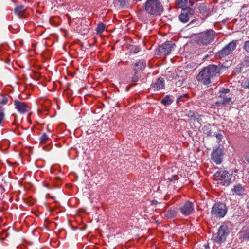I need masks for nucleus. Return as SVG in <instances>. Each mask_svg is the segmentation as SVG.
Wrapping results in <instances>:
<instances>
[{
    "label": "nucleus",
    "instance_id": "1",
    "mask_svg": "<svg viewBox=\"0 0 249 249\" xmlns=\"http://www.w3.org/2000/svg\"><path fill=\"white\" fill-rule=\"evenodd\" d=\"M220 67L215 65H210L205 67L197 75V80L205 85H209L211 80L220 75Z\"/></svg>",
    "mask_w": 249,
    "mask_h": 249
},
{
    "label": "nucleus",
    "instance_id": "2",
    "mask_svg": "<svg viewBox=\"0 0 249 249\" xmlns=\"http://www.w3.org/2000/svg\"><path fill=\"white\" fill-rule=\"evenodd\" d=\"M145 10L150 15H159L163 10L159 0H147L145 3Z\"/></svg>",
    "mask_w": 249,
    "mask_h": 249
},
{
    "label": "nucleus",
    "instance_id": "3",
    "mask_svg": "<svg viewBox=\"0 0 249 249\" xmlns=\"http://www.w3.org/2000/svg\"><path fill=\"white\" fill-rule=\"evenodd\" d=\"M215 34V32L212 30L202 32L197 35L196 41L199 45L209 44L214 40Z\"/></svg>",
    "mask_w": 249,
    "mask_h": 249
},
{
    "label": "nucleus",
    "instance_id": "4",
    "mask_svg": "<svg viewBox=\"0 0 249 249\" xmlns=\"http://www.w3.org/2000/svg\"><path fill=\"white\" fill-rule=\"evenodd\" d=\"M229 233V229L226 225H221L217 233L213 234V239L218 243H223Z\"/></svg>",
    "mask_w": 249,
    "mask_h": 249
},
{
    "label": "nucleus",
    "instance_id": "5",
    "mask_svg": "<svg viewBox=\"0 0 249 249\" xmlns=\"http://www.w3.org/2000/svg\"><path fill=\"white\" fill-rule=\"evenodd\" d=\"M214 179L224 186H228L231 183V174L227 171H217L215 173Z\"/></svg>",
    "mask_w": 249,
    "mask_h": 249
},
{
    "label": "nucleus",
    "instance_id": "6",
    "mask_svg": "<svg viewBox=\"0 0 249 249\" xmlns=\"http://www.w3.org/2000/svg\"><path fill=\"white\" fill-rule=\"evenodd\" d=\"M233 50V42H231L225 46L220 51L215 54V56L218 59L229 58V56L232 53Z\"/></svg>",
    "mask_w": 249,
    "mask_h": 249
},
{
    "label": "nucleus",
    "instance_id": "7",
    "mask_svg": "<svg viewBox=\"0 0 249 249\" xmlns=\"http://www.w3.org/2000/svg\"><path fill=\"white\" fill-rule=\"evenodd\" d=\"M226 213V206L221 203H215L211 211V214L217 217H223Z\"/></svg>",
    "mask_w": 249,
    "mask_h": 249
},
{
    "label": "nucleus",
    "instance_id": "8",
    "mask_svg": "<svg viewBox=\"0 0 249 249\" xmlns=\"http://www.w3.org/2000/svg\"><path fill=\"white\" fill-rule=\"evenodd\" d=\"M174 44L171 41H166L164 43L159 46L158 52L160 55L169 54L174 49Z\"/></svg>",
    "mask_w": 249,
    "mask_h": 249
},
{
    "label": "nucleus",
    "instance_id": "9",
    "mask_svg": "<svg viewBox=\"0 0 249 249\" xmlns=\"http://www.w3.org/2000/svg\"><path fill=\"white\" fill-rule=\"evenodd\" d=\"M181 213L185 216L192 213L194 210L193 203L190 201H186L179 207Z\"/></svg>",
    "mask_w": 249,
    "mask_h": 249
},
{
    "label": "nucleus",
    "instance_id": "10",
    "mask_svg": "<svg viewBox=\"0 0 249 249\" xmlns=\"http://www.w3.org/2000/svg\"><path fill=\"white\" fill-rule=\"evenodd\" d=\"M193 14V10L190 8H182L181 13L179 16V20L183 23H186Z\"/></svg>",
    "mask_w": 249,
    "mask_h": 249
},
{
    "label": "nucleus",
    "instance_id": "11",
    "mask_svg": "<svg viewBox=\"0 0 249 249\" xmlns=\"http://www.w3.org/2000/svg\"><path fill=\"white\" fill-rule=\"evenodd\" d=\"M223 155V150L221 148H217L214 150L212 154V158L213 160L217 164L221 163V157Z\"/></svg>",
    "mask_w": 249,
    "mask_h": 249
},
{
    "label": "nucleus",
    "instance_id": "12",
    "mask_svg": "<svg viewBox=\"0 0 249 249\" xmlns=\"http://www.w3.org/2000/svg\"><path fill=\"white\" fill-rule=\"evenodd\" d=\"M15 108L21 114H24L28 111V107L25 103L16 100L14 102Z\"/></svg>",
    "mask_w": 249,
    "mask_h": 249
},
{
    "label": "nucleus",
    "instance_id": "13",
    "mask_svg": "<svg viewBox=\"0 0 249 249\" xmlns=\"http://www.w3.org/2000/svg\"><path fill=\"white\" fill-rule=\"evenodd\" d=\"M164 86V80L162 78H159L155 81L152 82L151 89L155 90H159L162 89Z\"/></svg>",
    "mask_w": 249,
    "mask_h": 249
},
{
    "label": "nucleus",
    "instance_id": "14",
    "mask_svg": "<svg viewBox=\"0 0 249 249\" xmlns=\"http://www.w3.org/2000/svg\"><path fill=\"white\" fill-rule=\"evenodd\" d=\"M176 3L181 7H184L188 5L194 7L196 5L195 0H176Z\"/></svg>",
    "mask_w": 249,
    "mask_h": 249
},
{
    "label": "nucleus",
    "instance_id": "15",
    "mask_svg": "<svg viewBox=\"0 0 249 249\" xmlns=\"http://www.w3.org/2000/svg\"><path fill=\"white\" fill-rule=\"evenodd\" d=\"M146 67V62L143 60H140L136 62L134 65V71L135 73L143 70Z\"/></svg>",
    "mask_w": 249,
    "mask_h": 249
},
{
    "label": "nucleus",
    "instance_id": "16",
    "mask_svg": "<svg viewBox=\"0 0 249 249\" xmlns=\"http://www.w3.org/2000/svg\"><path fill=\"white\" fill-rule=\"evenodd\" d=\"M239 235L243 240H249V228H247L240 232Z\"/></svg>",
    "mask_w": 249,
    "mask_h": 249
},
{
    "label": "nucleus",
    "instance_id": "17",
    "mask_svg": "<svg viewBox=\"0 0 249 249\" xmlns=\"http://www.w3.org/2000/svg\"><path fill=\"white\" fill-rule=\"evenodd\" d=\"M24 11H25L24 6L23 5H20L19 6H18L16 7L15 8L14 13L16 14H17V15H18V16L20 18H21L20 14L24 12Z\"/></svg>",
    "mask_w": 249,
    "mask_h": 249
},
{
    "label": "nucleus",
    "instance_id": "18",
    "mask_svg": "<svg viewBox=\"0 0 249 249\" xmlns=\"http://www.w3.org/2000/svg\"><path fill=\"white\" fill-rule=\"evenodd\" d=\"M219 97L221 99L220 102L223 104H228L231 102V97H227L225 95H222V94H219Z\"/></svg>",
    "mask_w": 249,
    "mask_h": 249
},
{
    "label": "nucleus",
    "instance_id": "19",
    "mask_svg": "<svg viewBox=\"0 0 249 249\" xmlns=\"http://www.w3.org/2000/svg\"><path fill=\"white\" fill-rule=\"evenodd\" d=\"M172 102L173 100L170 98L169 95H166L162 99L161 101V103L165 106L170 105Z\"/></svg>",
    "mask_w": 249,
    "mask_h": 249
},
{
    "label": "nucleus",
    "instance_id": "20",
    "mask_svg": "<svg viewBox=\"0 0 249 249\" xmlns=\"http://www.w3.org/2000/svg\"><path fill=\"white\" fill-rule=\"evenodd\" d=\"M244 191V189L242 187L241 185L238 184L236 186H234V192L238 195H241Z\"/></svg>",
    "mask_w": 249,
    "mask_h": 249
},
{
    "label": "nucleus",
    "instance_id": "21",
    "mask_svg": "<svg viewBox=\"0 0 249 249\" xmlns=\"http://www.w3.org/2000/svg\"><path fill=\"white\" fill-rule=\"evenodd\" d=\"M105 24L102 23L99 24L96 28V31L97 34L102 33L105 30Z\"/></svg>",
    "mask_w": 249,
    "mask_h": 249
},
{
    "label": "nucleus",
    "instance_id": "22",
    "mask_svg": "<svg viewBox=\"0 0 249 249\" xmlns=\"http://www.w3.org/2000/svg\"><path fill=\"white\" fill-rule=\"evenodd\" d=\"M176 212L173 210H169L166 213V216L169 218H172L176 215Z\"/></svg>",
    "mask_w": 249,
    "mask_h": 249
},
{
    "label": "nucleus",
    "instance_id": "23",
    "mask_svg": "<svg viewBox=\"0 0 249 249\" xmlns=\"http://www.w3.org/2000/svg\"><path fill=\"white\" fill-rule=\"evenodd\" d=\"M220 64H221V67L223 68H228L231 65L232 62L231 60H226L224 62H220Z\"/></svg>",
    "mask_w": 249,
    "mask_h": 249
},
{
    "label": "nucleus",
    "instance_id": "24",
    "mask_svg": "<svg viewBox=\"0 0 249 249\" xmlns=\"http://www.w3.org/2000/svg\"><path fill=\"white\" fill-rule=\"evenodd\" d=\"M40 142L42 144L45 143L49 139V136L44 133L40 137Z\"/></svg>",
    "mask_w": 249,
    "mask_h": 249
},
{
    "label": "nucleus",
    "instance_id": "25",
    "mask_svg": "<svg viewBox=\"0 0 249 249\" xmlns=\"http://www.w3.org/2000/svg\"><path fill=\"white\" fill-rule=\"evenodd\" d=\"M120 5L122 7H124L127 5L128 3L129 0H118Z\"/></svg>",
    "mask_w": 249,
    "mask_h": 249
},
{
    "label": "nucleus",
    "instance_id": "26",
    "mask_svg": "<svg viewBox=\"0 0 249 249\" xmlns=\"http://www.w3.org/2000/svg\"><path fill=\"white\" fill-rule=\"evenodd\" d=\"M207 7L204 4L201 5L199 7V11L201 13H205L207 11Z\"/></svg>",
    "mask_w": 249,
    "mask_h": 249
},
{
    "label": "nucleus",
    "instance_id": "27",
    "mask_svg": "<svg viewBox=\"0 0 249 249\" xmlns=\"http://www.w3.org/2000/svg\"><path fill=\"white\" fill-rule=\"evenodd\" d=\"M244 49L246 50V52L249 53V40L245 42Z\"/></svg>",
    "mask_w": 249,
    "mask_h": 249
},
{
    "label": "nucleus",
    "instance_id": "28",
    "mask_svg": "<svg viewBox=\"0 0 249 249\" xmlns=\"http://www.w3.org/2000/svg\"><path fill=\"white\" fill-rule=\"evenodd\" d=\"M230 91V89H222L219 92V94H222V95H225L226 94L229 93Z\"/></svg>",
    "mask_w": 249,
    "mask_h": 249
},
{
    "label": "nucleus",
    "instance_id": "29",
    "mask_svg": "<svg viewBox=\"0 0 249 249\" xmlns=\"http://www.w3.org/2000/svg\"><path fill=\"white\" fill-rule=\"evenodd\" d=\"M187 97V94H183V95L178 97L177 98V102L178 103L180 101H183V100L182 99V98L184 97Z\"/></svg>",
    "mask_w": 249,
    "mask_h": 249
},
{
    "label": "nucleus",
    "instance_id": "30",
    "mask_svg": "<svg viewBox=\"0 0 249 249\" xmlns=\"http://www.w3.org/2000/svg\"><path fill=\"white\" fill-rule=\"evenodd\" d=\"M137 73H135V75L132 78V81L134 82L138 81L139 77L136 75Z\"/></svg>",
    "mask_w": 249,
    "mask_h": 249
},
{
    "label": "nucleus",
    "instance_id": "31",
    "mask_svg": "<svg viewBox=\"0 0 249 249\" xmlns=\"http://www.w3.org/2000/svg\"><path fill=\"white\" fill-rule=\"evenodd\" d=\"M243 86L245 88H249V79H246L244 82Z\"/></svg>",
    "mask_w": 249,
    "mask_h": 249
},
{
    "label": "nucleus",
    "instance_id": "32",
    "mask_svg": "<svg viewBox=\"0 0 249 249\" xmlns=\"http://www.w3.org/2000/svg\"><path fill=\"white\" fill-rule=\"evenodd\" d=\"M8 102V99L6 97H4L2 98V101H1V104L3 105H5Z\"/></svg>",
    "mask_w": 249,
    "mask_h": 249
},
{
    "label": "nucleus",
    "instance_id": "33",
    "mask_svg": "<svg viewBox=\"0 0 249 249\" xmlns=\"http://www.w3.org/2000/svg\"><path fill=\"white\" fill-rule=\"evenodd\" d=\"M215 136L218 140H220L222 139V135L220 133H217L215 134Z\"/></svg>",
    "mask_w": 249,
    "mask_h": 249
},
{
    "label": "nucleus",
    "instance_id": "34",
    "mask_svg": "<svg viewBox=\"0 0 249 249\" xmlns=\"http://www.w3.org/2000/svg\"><path fill=\"white\" fill-rule=\"evenodd\" d=\"M241 72V67L240 68H236L235 69H234V72Z\"/></svg>",
    "mask_w": 249,
    "mask_h": 249
},
{
    "label": "nucleus",
    "instance_id": "35",
    "mask_svg": "<svg viewBox=\"0 0 249 249\" xmlns=\"http://www.w3.org/2000/svg\"><path fill=\"white\" fill-rule=\"evenodd\" d=\"M205 133L208 136H211L212 133L211 130H207Z\"/></svg>",
    "mask_w": 249,
    "mask_h": 249
},
{
    "label": "nucleus",
    "instance_id": "36",
    "mask_svg": "<svg viewBox=\"0 0 249 249\" xmlns=\"http://www.w3.org/2000/svg\"><path fill=\"white\" fill-rule=\"evenodd\" d=\"M134 52L135 53H137L138 52H139V48L136 47L134 50Z\"/></svg>",
    "mask_w": 249,
    "mask_h": 249
},
{
    "label": "nucleus",
    "instance_id": "37",
    "mask_svg": "<svg viewBox=\"0 0 249 249\" xmlns=\"http://www.w3.org/2000/svg\"><path fill=\"white\" fill-rule=\"evenodd\" d=\"M245 160L249 163V155L245 157Z\"/></svg>",
    "mask_w": 249,
    "mask_h": 249
},
{
    "label": "nucleus",
    "instance_id": "38",
    "mask_svg": "<svg viewBox=\"0 0 249 249\" xmlns=\"http://www.w3.org/2000/svg\"><path fill=\"white\" fill-rule=\"evenodd\" d=\"M136 2H138V1H141L142 0H134Z\"/></svg>",
    "mask_w": 249,
    "mask_h": 249
},
{
    "label": "nucleus",
    "instance_id": "39",
    "mask_svg": "<svg viewBox=\"0 0 249 249\" xmlns=\"http://www.w3.org/2000/svg\"><path fill=\"white\" fill-rule=\"evenodd\" d=\"M234 172H237V171L234 170Z\"/></svg>",
    "mask_w": 249,
    "mask_h": 249
}]
</instances>
